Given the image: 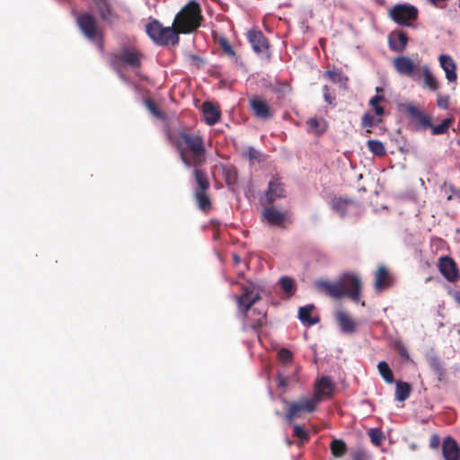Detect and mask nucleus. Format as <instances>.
Wrapping results in <instances>:
<instances>
[{"label": "nucleus", "mask_w": 460, "mask_h": 460, "mask_svg": "<svg viewBox=\"0 0 460 460\" xmlns=\"http://www.w3.org/2000/svg\"><path fill=\"white\" fill-rule=\"evenodd\" d=\"M169 139L186 167H192L193 172L201 170L199 167L207 161V149L200 134L182 129L172 133Z\"/></svg>", "instance_id": "1"}, {"label": "nucleus", "mask_w": 460, "mask_h": 460, "mask_svg": "<svg viewBox=\"0 0 460 460\" xmlns=\"http://www.w3.org/2000/svg\"><path fill=\"white\" fill-rule=\"evenodd\" d=\"M317 287L327 296L340 299L344 296H349L352 301L358 302L361 293V280L355 274H346L337 281H319Z\"/></svg>", "instance_id": "2"}, {"label": "nucleus", "mask_w": 460, "mask_h": 460, "mask_svg": "<svg viewBox=\"0 0 460 460\" xmlns=\"http://www.w3.org/2000/svg\"><path fill=\"white\" fill-rule=\"evenodd\" d=\"M202 20L200 5L190 1L176 14L172 24L178 35L189 34L200 27Z\"/></svg>", "instance_id": "3"}, {"label": "nucleus", "mask_w": 460, "mask_h": 460, "mask_svg": "<svg viewBox=\"0 0 460 460\" xmlns=\"http://www.w3.org/2000/svg\"><path fill=\"white\" fill-rule=\"evenodd\" d=\"M75 23L84 38L93 42L102 52L104 50V31L99 25L96 17L89 12H83L76 15Z\"/></svg>", "instance_id": "4"}, {"label": "nucleus", "mask_w": 460, "mask_h": 460, "mask_svg": "<svg viewBox=\"0 0 460 460\" xmlns=\"http://www.w3.org/2000/svg\"><path fill=\"white\" fill-rule=\"evenodd\" d=\"M144 54L134 46L121 45L118 53L110 55V64L117 68L125 66L136 71L141 68Z\"/></svg>", "instance_id": "5"}, {"label": "nucleus", "mask_w": 460, "mask_h": 460, "mask_svg": "<svg viewBox=\"0 0 460 460\" xmlns=\"http://www.w3.org/2000/svg\"><path fill=\"white\" fill-rule=\"evenodd\" d=\"M146 32L155 43L160 46H165L169 43L174 46L180 40L173 25L164 27L157 20H152L146 25Z\"/></svg>", "instance_id": "6"}, {"label": "nucleus", "mask_w": 460, "mask_h": 460, "mask_svg": "<svg viewBox=\"0 0 460 460\" xmlns=\"http://www.w3.org/2000/svg\"><path fill=\"white\" fill-rule=\"evenodd\" d=\"M194 178L197 184L194 191L195 199L199 208L206 212L211 208V200L206 193L209 189V181L203 170H196L194 172Z\"/></svg>", "instance_id": "7"}, {"label": "nucleus", "mask_w": 460, "mask_h": 460, "mask_svg": "<svg viewBox=\"0 0 460 460\" xmlns=\"http://www.w3.org/2000/svg\"><path fill=\"white\" fill-rule=\"evenodd\" d=\"M285 402L288 404L286 412V418L288 421L300 417L302 414L314 412L319 404L314 397H302L296 402L285 401Z\"/></svg>", "instance_id": "8"}, {"label": "nucleus", "mask_w": 460, "mask_h": 460, "mask_svg": "<svg viewBox=\"0 0 460 460\" xmlns=\"http://www.w3.org/2000/svg\"><path fill=\"white\" fill-rule=\"evenodd\" d=\"M418 9L410 4H398L390 10V17L399 25L409 26L410 22L417 20Z\"/></svg>", "instance_id": "9"}, {"label": "nucleus", "mask_w": 460, "mask_h": 460, "mask_svg": "<svg viewBox=\"0 0 460 460\" xmlns=\"http://www.w3.org/2000/svg\"><path fill=\"white\" fill-rule=\"evenodd\" d=\"M249 107L252 115L261 120H270L275 115V110L261 96L254 95L249 99Z\"/></svg>", "instance_id": "10"}, {"label": "nucleus", "mask_w": 460, "mask_h": 460, "mask_svg": "<svg viewBox=\"0 0 460 460\" xmlns=\"http://www.w3.org/2000/svg\"><path fill=\"white\" fill-rule=\"evenodd\" d=\"M261 299V296L255 291L253 284L243 286L242 294L237 297L238 310L242 314H246L252 305Z\"/></svg>", "instance_id": "11"}, {"label": "nucleus", "mask_w": 460, "mask_h": 460, "mask_svg": "<svg viewBox=\"0 0 460 460\" xmlns=\"http://www.w3.org/2000/svg\"><path fill=\"white\" fill-rule=\"evenodd\" d=\"M393 66L395 71L403 76L415 78L420 74L421 66L416 65L409 57L399 56L394 58Z\"/></svg>", "instance_id": "12"}, {"label": "nucleus", "mask_w": 460, "mask_h": 460, "mask_svg": "<svg viewBox=\"0 0 460 460\" xmlns=\"http://www.w3.org/2000/svg\"><path fill=\"white\" fill-rule=\"evenodd\" d=\"M438 270L449 282L456 283L460 279V273L456 261L449 256H441L438 259Z\"/></svg>", "instance_id": "13"}, {"label": "nucleus", "mask_w": 460, "mask_h": 460, "mask_svg": "<svg viewBox=\"0 0 460 460\" xmlns=\"http://www.w3.org/2000/svg\"><path fill=\"white\" fill-rule=\"evenodd\" d=\"M97 13L102 21L108 24H113L119 20V15L115 12L111 0H92Z\"/></svg>", "instance_id": "14"}, {"label": "nucleus", "mask_w": 460, "mask_h": 460, "mask_svg": "<svg viewBox=\"0 0 460 460\" xmlns=\"http://www.w3.org/2000/svg\"><path fill=\"white\" fill-rule=\"evenodd\" d=\"M334 384L329 376H323L317 380L314 387V399L320 403L322 401L332 397Z\"/></svg>", "instance_id": "15"}, {"label": "nucleus", "mask_w": 460, "mask_h": 460, "mask_svg": "<svg viewBox=\"0 0 460 460\" xmlns=\"http://www.w3.org/2000/svg\"><path fill=\"white\" fill-rule=\"evenodd\" d=\"M243 315L246 317L243 329L249 327L257 332L267 323V313L264 310L252 308Z\"/></svg>", "instance_id": "16"}, {"label": "nucleus", "mask_w": 460, "mask_h": 460, "mask_svg": "<svg viewBox=\"0 0 460 460\" xmlns=\"http://www.w3.org/2000/svg\"><path fill=\"white\" fill-rule=\"evenodd\" d=\"M393 277L390 275L388 269L384 266H378L375 273L374 288L376 291H382L393 285Z\"/></svg>", "instance_id": "17"}, {"label": "nucleus", "mask_w": 460, "mask_h": 460, "mask_svg": "<svg viewBox=\"0 0 460 460\" xmlns=\"http://www.w3.org/2000/svg\"><path fill=\"white\" fill-rule=\"evenodd\" d=\"M263 217L270 226L286 228L285 223L288 221V217L274 207L264 208Z\"/></svg>", "instance_id": "18"}, {"label": "nucleus", "mask_w": 460, "mask_h": 460, "mask_svg": "<svg viewBox=\"0 0 460 460\" xmlns=\"http://www.w3.org/2000/svg\"><path fill=\"white\" fill-rule=\"evenodd\" d=\"M389 48L394 52H403L408 44V36L402 31H396L390 33L388 37Z\"/></svg>", "instance_id": "19"}, {"label": "nucleus", "mask_w": 460, "mask_h": 460, "mask_svg": "<svg viewBox=\"0 0 460 460\" xmlns=\"http://www.w3.org/2000/svg\"><path fill=\"white\" fill-rule=\"evenodd\" d=\"M405 111L407 115L422 128L432 127L431 117L423 113L418 107L409 104L406 106Z\"/></svg>", "instance_id": "20"}, {"label": "nucleus", "mask_w": 460, "mask_h": 460, "mask_svg": "<svg viewBox=\"0 0 460 460\" xmlns=\"http://www.w3.org/2000/svg\"><path fill=\"white\" fill-rule=\"evenodd\" d=\"M442 454L445 460H459L460 448L456 439L447 437L442 443Z\"/></svg>", "instance_id": "21"}, {"label": "nucleus", "mask_w": 460, "mask_h": 460, "mask_svg": "<svg viewBox=\"0 0 460 460\" xmlns=\"http://www.w3.org/2000/svg\"><path fill=\"white\" fill-rule=\"evenodd\" d=\"M247 36L255 52L262 53L269 49V41L261 31H249Z\"/></svg>", "instance_id": "22"}, {"label": "nucleus", "mask_w": 460, "mask_h": 460, "mask_svg": "<svg viewBox=\"0 0 460 460\" xmlns=\"http://www.w3.org/2000/svg\"><path fill=\"white\" fill-rule=\"evenodd\" d=\"M307 132L320 137L328 129V122L322 117H312L305 121Z\"/></svg>", "instance_id": "23"}, {"label": "nucleus", "mask_w": 460, "mask_h": 460, "mask_svg": "<svg viewBox=\"0 0 460 460\" xmlns=\"http://www.w3.org/2000/svg\"><path fill=\"white\" fill-rule=\"evenodd\" d=\"M441 67L446 73V78L449 82H456L457 79L456 65L453 58L448 55H440L438 58Z\"/></svg>", "instance_id": "24"}, {"label": "nucleus", "mask_w": 460, "mask_h": 460, "mask_svg": "<svg viewBox=\"0 0 460 460\" xmlns=\"http://www.w3.org/2000/svg\"><path fill=\"white\" fill-rule=\"evenodd\" d=\"M202 111L205 117V121L208 125H215L221 117L219 108L210 102H205L202 104Z\"/></svg>", "instance_id": "25"}, {"label": "nucleus", "mask_w": 460, "mask_h": 460, "mask_svg": "<svg viewBox=\"0 0 460 460\" xmlns=\"http://www.w3.org/2000/svg\"><path fill=\"white\" fill-rule=\"evenodd\" d=\"M285 196V189L282 182L279 179H274L269 182L266 192V199L268 203L274 202L277 199Z\"/></svg>", "instance_id": "26"}, {"label": "nucleus", "mask_w": 460, "mask_h": 460, "mask_svg": "<svg viewBox=\"0 0 460 460\" xmlns=\"http://www.w3.org/2000/svg\"><path fill=\"white\" fill-rule=\"evenodd\" d=\"M355 202L347 198H334L331 202L332 208L340 215L341 217H345L350 207L354 206Z\"/></svg>", "instance_id": "27"}, {"label": "nucleus", "mask_w": 460, "mask_h": 460, "mask_svg": "<svg viewBox=\"0 0 460 460\" xmlns=\"http://www.w3.org/2000/svg\"><path fill=\"white\" fill-rule=\"evenodd\" d=\"M336 321L343 332L352 333L355 332L356 323L348 313L344 311H338L336 313Z\"/></svg>", "instance_id": "28"}, {"label": "nucleus", "mask_w": 460, "mask_h": 460, "mask_svg": "<svg viewBox=\"0 0 460 460\" xmlns=\"http://www.w3.org/2000/svg\"><path fill=\"white\" fill-rule=\"evenodd\" d=\"M314 309V306L313 305H307L299 308L298 318L307 326H312L319 322L318 318L311 317V314Z\"/></svg>", "instance_id": "29"}, {"label": "nucleus", "mask_w": 460, "mask_h": 460, "mask_svg": "<svg viewBox=\"0 0 460 460\" xmlns=\"http://www.w3.org/2000/svg\"><path fill=\"white\" fill-rule=\"evenodd\" d=\"M424 79V86L431 91H437L439 84L436 77L432 75L428 66H422L420 71Z\"/></svg>", "instance_id": "30"}, {"label": "nucleus", "mask_w": 460, "mask_h": 460, "mask_svg": "<svg viewBox=\"0 0 460 460\" xmlns=\"http://www.w3.org/2000/svg\"><path fill=\"white\" fill-rule=\"evenodd\" d=\"M411 386L409 383L397 381L395 386V399L398 402H404L411 394Z\"/></svg>", "instance_id": "31"}, {"label": "nucleus", "mask_w": 460, "mask_h": 460, "mask_svg": "<svg viewBox=\"0 0 460 460\" xmlns=\"http://www.w3.org/2000/svg\"><path fill=\"white\" fill-rule=\"evenodd\" d=\"M429 365L432 372L438 376V379L439 381L443 380L446 376V369L442 362L437 357H432L429 360Z\"/></svg>", "instance_id": "32"}, {"label": "nucleus", "mask_w": 460, "mask_h": 460, "mask_svg": "<svg viewBox=\"0 0 460 460\" xmlns=\"http://www.w3.org/2000/svg\"><path fill=\"white\" fill-rule=\"evenodd\" d=\"M332 454L335 457H341L347 453V445L341 439H333L330 445Z\"/></svg>", "instance_id": "33"}, {"label": "nucleus", "mask_w": 460, "mask_h": 460, "mask_svg": "<svg viewBox=\"0 0 460 460\" xmlns=\"http://www.w3.org/2000/svg\"><path fill=\"white\" fill-rule=\"evenodd\" d=\"M378 371L381 375V376L384 378V380L388 383L392 384L394 381V374L385 361H380L377 365Z\"/></svg>", "instance_id": "34"}, {"label": "nucleus", "mask_w": 460, "mask_h": 460, "mask_svg": "<svg viewBox=\"0 0 460 460\" xmlns=\"http://www.w3.org/2000/svg\"><path fill=\"white\" fill-rule=\"evenodd\" d=\"M324 76L333 83L346 84L348 77L340 70H327L324 72Z\"/></svg>", "instance_id": "35"}, {"label": "nucleus", "mask_w": 460, "mask_h": 460, "mask_svg": "<svg viewBox=\"0 0 460 460\" xmlns=\"http://www.w3.org/2000/svg\"><path fill=\"white\" fill-rule=\"evenodd\" d=\"M367 145L369 151L377 156H384L386 154L384 144L379 140H368Z\"/></svg>", "instance_id": "36"}, {"label": "nucleus", "mask_w": 460, "mask_h": 460, "mask_svg": "<svg viewBox=\"0 0 460 460\" xmlns=\"http://www.w3.org/2000/svg\"><path fill=\"white\" fill-rule=\"evenodd\" d=\"M279 284H280L281 288L284 290V292L288 296H290L294 295V293L296 291V288H295V282L291 278L282 277L279 280Z\"/></svg>", "instance_id": "37"}, {"label": "nucleus", "mask_w": 460, "mask_h": 460, "mask_svg": "<svg viewBox=\"0 0 460 460\" xmlns=\"http://www.w3.org/2000/svg\"><path fill=\"white\" fill-rule=\"evenodd\" d=\"M452 123L451 119H445L439 125L429 127L433 135H442L448 131V128Z\"/></svg>", "instance_id": "38"}, {"label": "nucleus", "mask_w": 460, "mask_h": 460, "mask_svg": "<svg viewBox=\"0 0 460 460\" xmlns=\"http://www.w3.org/2000/svg\"><path fill=\"white\" fill-rule=\"evenodd\" d=\"M278 359L283 364V365H289L293 362L294 356L293 353L286 348H282L278 352Z\"/></svg>", "instance_id": "39"}, {"label": "nucleus", "mask_w": 460, "mask_h": 460, "mask_svg": "<svg viewBox=\"0 0 460 460\" xmlns=\"http://www.w3.org/2000/svg\"><path fill=\"white\" fill-rule=\"evenodd\" d=\"M218 43L226 55H227L230 58H234L235 56V52L233 47L231 46V44L229 43L228 40L226 37L221 36L218 40Z\"/></svg>", "instance_id": "40"}, {"label": "nucleus", "mask_w": 460, "mask_h": 460, "mask_svg": "<svg viewBox=\"0 0 460 460\" xmlns=\"http://www.w3.org/2000/svg\"><path fill=\"white\" fill-rule=\"evenodd\" d=\"M294 436L298 438L301 444L307 442L310 438L309 433L300 425H295L293 430Z\"/></svg>", "instance_id": "41"}, {"label": "nucleus", "mask_w": 460, "mask_h": 460, "mask_svg": "<svg viewBox=\"0 0 460 460\" xmlns=\"http://www.w3.org/2000/svg\"><path fill=\"white\" fill-rule=\"evenodd\" d=\"M381 122V119H376L374 115L367 112L362 117V126L367 128H372Z\"/></svg>", "instance_id": "42"}, {"label": "nucleus", "mask_w": 460, "mask_h": 460, "mask_svg": "<svg viewBox=\"0 0 460 460\" xmlns=\"http://www.w3.org/2000/svg\"><path fill=\"white\" fill-rule=\"evenodd\" d=\"M369 438L371 439V442L375 446H379L383 440V434L382 431L377 429H371L368 431Z\"/></svg>", "instance_id": "43"}, {"label": "nucleus", "mask_w": 460, "mask_h": 460, "mask_svg": "<svg viewBox=\"0 0 460 460\" xmlns=\"http://www.w3.org/2000/svg\"><path fill=\"white\" fill-rule=\"evenodd\" d=\"M243 155L246 158H248L250 161H255V160H259L260 158V152L258 150H256L254 147L252 146H249L247 147L244 152H243Z\"/></svg>", "instance_id": "44"}, {"label": "nucleus", "mask_w": 460, "mask_h": 460, "mask_svg": "<svg viewBox=\"0 0 460 460\" xmlns=\"http://www.w3.org/2000/svg\"><path fill=\"white\" fill-rule=\"evenodd\" d=\"M323 98L324 101L330 105L335 104V96L332 93H331L330 88L327 85L323 87Z\"/></svg>", "instance_id": "45"}, {"label": "nucleus", "mask_w": 460, "mask_h": 460, "mask_svg": "<svg viewBox=\"0 0 460 460\" xmlns=\"http://www.w3.org/2000/svg\"><path fill=\"white\" fill-rule=\"evenodd\" d=\"M376 91L377 93L370 99L369 104L380 103L385 100V95L381 93H383L382 87H376Z\"/></svg>", "instance_id": "46"}, {"label": "nucleus", "mask_w": 460, "mask_h": 460, "mask_svg": "<svg viewBox=\"0 0 460 460\" xmlns=\"http://www.w3.org/2000/svg\"><path fill=\"white\" fill-rule=\"evenodd\" d=\"M146 106L149 110V111L154 114L155 116L160 115L159 108L157 107L156 103L152 100H146Z\"/></svg>", "instance_id": "47"}, {"label": "nucleus", "mask_w": 460, "mask_h": 460, "mask_svg": "<svg viewBox=\"0 0 460 460\" xmlns=\"http://www.w3.org/2000/svg\"><path fill=\"white\" fill-rule=\"evenodd\" d=\"M396 350H397V352L399 353V355L402 358H405L407 360L410 359V356H409L408 350H407V349H406V347L404 345L398 344L397 347H396Z\"/></svg>", "instance_id": "48"}, {"label": "nucleus", "mask_w": 460, "mask_h": 460, "mask_svg": "<svg viewBox=\"0 0 460 460\" xmlns=\"http://www.w3.org/2000/svg\"><path fill=\"white\" fill-rule=\"evenodd\" d=\"M448 96H438V100H437V104L439 108H442V109H447L448 107Z\"/></svg>", "instance_id": "49"}, {"label": "nucleus", "mask_w": 460, "mask_h": 460, "mask_svg": "<svg viewBox=\"0 0 460 460\" xmlns=\"http://www.w3.org/2000/svg\"><path fill=\"white\" fill-rule=\"evenodd\" d=\"M440 444V438L438 435H432L429 440V447L437 449Z\"/></svg>", "instance_id": "50"}, {"label": "nucleus", "mask_w": 460, "mask_h": 460, "mask_svg": "<svg viewBox=\"0 0 460 460\" xmlns=\"http://www.w3.org/2000/svg\"><path fill=\"white\" fill-rule=\"evenodd\" d=\"M288 385V379L283 376H278V387L279 388H286Z\"/></svg>", "instance_id": "51"}, {"label": "nucleus", "mask_w": 460, "mask_h": 460, "mask_svg": "<svg viewBox=\"0 0 460 460\" xmlns=\"http://www.w3.org/2000/svg\"><path fill=\"white\" fill-rule=\"evenodd\" d=\"M374 111L377 116H383L385 114V109L381 105L376 107Z\"/></svg>", "instance_id": "52"}, {"label": "nucleus", "mask_w": 460, "mask_h": 460, "mask_svg": "<svg viewBox=\"0 0 460 460\" xmlns=\"http://www.w3.org/2000/svg\"><path fill=\"white\" fill-rule=\"evenodd\" d=\"M374 111L377 116H383L385 114V109L381 105L376 107Z\"/></svg>", "instance_id": "53"}, {"label": "nucleus", "mask_w": 460, "mask_h": 460, "mask_svg": "<svg viewBox=\"0 0 460 460\" xmlns=\"http://www.w3.org/2000/svg\"><path fill=\"white\" fill-rule=\"evenodd\" d=\"M233 261L234 265H238L241 263L242 259L237 253L233 254Z\"/></svg>", "instance_id": "54"}, {"label": "nucleus", "mask_w": 460, "mask_h": 460, "mask_svg": "<svg viewBox=\"0 0 460 460\" xmlns=\"http://www.w3.org/2000/svg\"><path fill=\"white\" fill-rule=\"evenodd\" d=\"M455 300L460 305V293L459 292H456V294H455Z\"/></svg>", "instance_id": "55"}, {"label": "nucleus", "mask_w": 460, "mask_h": 460, "mask_svg": "<svg viewBox=\"0 0 460 460\" xmlns=\"http://www.w3.org/2000/svg\"><path fill=\"white\" fill-rule=\"evenodd\" d=\"M374 110L376 109V107H378L380 104L379 103H375V104H369Z\"/></svg>", "instance_id": "56"}, {"label": "nucleus", "mask_w": 460, "mask_h": 460, "mask_svg": "<svg viewBox=\"0 0 460 460\" xmlns=\"http://www.w3.org/2000/svg\"><path fill=\"white\" fill-rule=\"evenodd\" d=\"M451 199H452V196H451V195H449V196L447 197V200H451Z\"/></svg>", "instance_id": "57"}, {"label": "nucleus", "mask_w": 460, "mask_h": 460, "mask_svg": "<svg viewBox=\"0 0 460 460\" xmlns=\"http://www.w3.org/2000/svg\"><path fill=\"white\" fill-rule=\"evenodd\" d=\"M456 193L460 195V190Z\"/></svg>", "instance_id": "58"}, {"label": "nucleus", "mask_w": 460, "mask_h": 460, "mask_svg": "<svg viewBox=\"0 0 460 460\" xmlns=\"http://www.w3.org/2000/svg\"><path fill=\"white\" fill-rule=\"evenodd\" d=\"M458 145L460 146V139L458 140Z\"/></svg>", "instance_id": "59"}]
</instances>
